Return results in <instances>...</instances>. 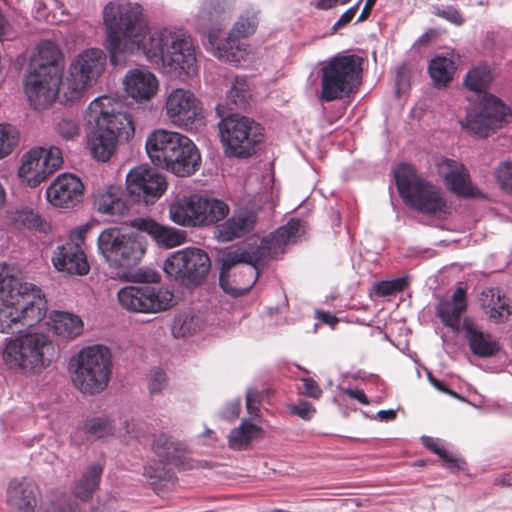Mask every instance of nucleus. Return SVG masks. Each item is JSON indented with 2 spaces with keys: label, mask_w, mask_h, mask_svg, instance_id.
Instances as JSON below:
<instances>
[{
  "label": "nucleus",
  "mask_w": 512,
  "mask_h": 512,
  "mask_svg": "<svg viewBox=\"0 0 512 512\" xmlns=\"http://www.w3.org/2000/svg\"><path fill=\"white\" fill-rule=\"evenodd\" d=\"M106 48L116 65L125 53H143L157 67L190 73L196 56L192 40L181 31L162 29L150 33L148 20L139 4L108 3L103 11Z\"/></svg>",
  "instance_id": "f257e3e1"
},
{
  "label": "nucleus",
  "mask_w": 512,
  "mask_h": 512,
  "mask_svg": "<svg viewBox=\"0 0 512 512\" xmlns=\"http://www.w3.org/2000/svg\"><path fill=\"white\" fill-rule=\"evenodd\" d=\"M301 221L292 218L269 236L263 237L256 247H231L218 256L219 285L233 297L247 294L259 277V264L277 259L284 254L286 245L297 236Z\"/></svg>",
  "instance_id": "f03ea898"
},
{
  "label": "nucleus",
  "mask_w": 512,
  "mask_h": 512,
  "mask_svg": "<svg viewBox=\"0 0 512 512\" xmlns=\"http://www.w3.org/2000/svg\"><path fill=\"white\" fill-rule=\"evenodd\" d=\"M233 2L234 0H204L198 20L203 28L211 26L207 37L214 56L225 62L239 63L246 56V49L242 47L240 39L255 33L259 19L256 12L246 11L238 17L230 33L225 38H220V20L230 11Z\"/></svg>",
  "instance_id": "7ed1b4c3"
},
{
  "label": "nucleus",
  "mask_w": 512,
  "mask_h": 512,
  "mask_svg": "<svg viewBox=\"0 0 512 512\" xmlns=\"http://www.w3.org/2000/svg\"><path fill=\"white\" fill-rule=\"evenodd\" d=\"M145 148L154 165L179 177L194 174L201 165L197 146L177 132L156 130L148 136Z\"/></svg>",
  "instance_id": "20e7f679"
},
{
  "label": "nucleus",
  "mask_w": 512,
  "mask_h": 512,
  "mask_svg": "<svg viewBox=\"0 0 512 512\" xmlns=\"http://www.w3.org/2000/svg\"><path fill=\"white\" fill-rule=\"evenodd\" d=\"M113 356L101 344L87 346L71 357L68 365L74 387L85 395L102 393L111 380Z\"/></svg>",
  "instance_id": "39448f33"
},
{
  "label": "nucleus",
  "mask_w": 512,
  "mask_h": 512,
  "mask_svg": "<svg viewBox=\"0 0 512 512\" xmlns=\"http://www.w3.org/2000/svg\"><path fill=\"white\" fill-rule=\"evenodd\" d=\"M394 178L399 195L414 210L429 216L450 213L440 189L422 178L413 165L399 164Z\"/></svg>",
  "instance_id": "423d86ee"
},
{
  "label": "nucleus",
  "mask_w": 512,
  "mask_h": 512,
  "mask_svg": "<svg viewBox=\"0 0 512 512\" xmlns=\"http://www.w3.org/2000/svg\"><path fill=\"white\" fill-rule=\"evenodd\" d=\"M363 58L356 54L338 53L324 62L320 69V99L332 102L355 93L362 79Z\"/></svg>",
  "instance_id": "0eeeda50"
},
{
  "label": "nucleus",
  "mask_w": 512,
  "mask_h": 512,
  "mask_svg": "<svg viewBox=\"0 0 512 512\" xmlns=\"http://www.w3.org/2000/svg\"><path fill=\"white\" fill-rule=\"evenodd\" d=\"M221 142L229 156L248 158L256 153L264 139V129L252 118L230 114L218 124Z\"/></svg>",
  "instance_id": "6e6552de"
},
{
  "label": "nucleus",
  "mask_w": 512,
  "mask_h": 512,
  "mask_svg": "<svg viewBox=\"0 0 512 512\" xmlns=\"http://www.w3.org/2000/svg\"><path fill=\"white\" fill-rule=\"evenodd\" d=\"M229 206L222 200L201 194L183 196L169 207L171 220L184 227H201L223 220Z\"/></svg>",
  "instance_id": "1a4fd4ad"
},
{
  "label": "nucleus",
  "mask_w": 512,
  "mask_h": 512,
  "mask_svg": "<svg viewBox=\"0 0 512 512\" xmlns=\"http://www.w3.org/2000/svg\"><path fill=\"white\" fill-rule=\"evenodd\" d=\"M52 343L43 333H27L7 342L3 360L11 369L40 373L50 364L46 352Z\"/></svg>",
  "instance_id": "9d476101"
},
{
  "label": "nucleus",
  "mask_w": 512,
  "mask_h": 512,
  "mask_svg": "<svg viewBox=\"0 0 512 512\" xmlns=\"http://www.w3.org/2000/svg\"><path fill=\"white\" fill-rule=\"evenodd\" d=\"M153 451L159 457V460L146 466L144 475L149 479L155 490L175 483L176 476L172 466L178 469L190 467L184 445L172 441L170 437L164 434L155 438Z\"/></svg>",
  "instance_id": "9b49d317"
},
{
  "label": "nucleus",
  "mask_w": 512,
  "mask_h": 512,
  "mask_svg": "<svg viewBox=\"0 0 512 512\" xmlns=\"http://www.w3.org/2000/svg\"><path fill=\"white\" fill-rule=\"evenodd\" d=\"M47 312L44 295H27L0 302V332L16 333L40 323Z\"/></svg>",
  "instance_id": "f8f14e48"
},
{
  "label": "nucleus",
  "mask_w": 512,
  "mask_h": 512,
  "mask_svg": "<svg viewBox=\"0 0 512 512\" xmlns=\"http://www.w3.org/2000/svg\"><path fill=\"white\" fill-rule=\"evenodd\" d=\"M98 250L110 266L131 268L142 259L146 246L142 237L107 228L98 236Z\"/></svg>",
  "instance_id": "ddd939ff"
},
{
  "label": "nucleus",
  "mask_w": 512,
  "mask_h": 512,
  "mask_svg": "<svg viewBox=\"0 0 512 512\" xmlns=\"http://www.w3.org/2000/svg\"><path fill=\"white\" fill-rule=\"evenodd\" d=\"M89 115L94 118L96 129L120 142L133 137L135 128L130 114L123 111V104L109 96L102 95L94 99L88 107Z\"/></svg>",
  "instance_id": "4468645a"
},
{
  "label": "nucleus",
  "mask_w": 512,
  "mask_h": 512,
  "mask_svg": "<svg viewBox=\"0 0 512 512\" xmlns=\"http://www.w3.org/2000/svg\"><path fill=\"white\" fill-rule=\"evenodd\" d=\"M120 306L135 313H159L175 304L174 294L167 288L148 284L125 286L117 293Z\"/></svg>",
  "instance_id": "2eb2a0df"
},
{
  "label": "nucleus",
  "mask_w": 512,
  "mask_h": 512,
  "mask_svg": "<svg viewBox=\"0 0 512 512\" xmlns=\"http://www.w3.org/2000/svg\"><path fill=\"white\" fill-rule=\"evenodd\" d=\"M105 53L97 48L87 49L72 62L69 76L63 84L66 101L78 99L81 93L91 86L104 71Z\"/></svg>",
  "instance_id": "dca6fc26"
},
{
  "label": "nucleus",
  "mask_w": 512,
  "mask_h": 512,
  "mask_svg": "<svg viewBox=\"0 0 512 512\" xmlns=\"http://www.w3.org/2000/svg\"><path fill=\"white\" fill-rule=\"evenodd\" d=\"M210 266V258L206 252L199 248H186L166 259L164 271L185 286H197L205 281Z\"/></svg>",
  "instance_id": "f3484780"
},
{
  "label": "nucleus",
  "mask_w": 512,
  "mask_h": 512,
  "mask_svg": "<svg viewBox=\"0 0 512 512\" xmlns=\"http://www.w3.org/2000/svg\"><path fill=\"white\" fill-rule=\"evenodd\" d=\"M510 109L497 97L485 94L468 110L461 122L470 133L479 137H487L502 127Z\"/></svg>",
  "instance_id": "a211bd4d"
},
{
  "label": "nucleus",
  "mask_w": 512,
  "mask_h": 512,
  "mask_svg": "<svg viewBox=\"0 0 512 512\" xmlns=\"http://www.w3.org/2000/svg\"><path fill=\"white\" fill-rule=\"evenodd\" d=\"M165 114L173 125L185 129L201 125L204 118L201 102L193 92L183 88L173 89L168 94Z\"/></svg>",
  "instance_id": "6ab92c4d"
},
{
  "label": "nucleus",
  "mask_w": 512,
  "mask_h": 512,
  "mask_svg": "<svg viewBox=\"0 0 512 512\" xmlns=\"http://www.w3.org/2000/svg\"><path fill=\"white\" fill-rule=\"evenodd\" d=\"M51 72L34 70L25 79V93L30 105L36 111L47 109L56 100L61 88H63L62 73H58L53 67Z\"/></svg>",
  "instance_id": "aec40b11"
},
{
  "label": "nucleus",
  "mask_w": 512,
  "mask_h": 512,
  "mask_svg": "<svg viewBox=\"0 0 512 512\" xmlns=\"http://www.w3.org/2000/svg\"><path fill=\"white\" fill-rule=\"evenodd\" d=\"M166 177L156 171L138 166L130 170L126 177V190L135 202L154 204L166 191Z\"/></svg>",
  "instance_id": "412c9836"
},
{
  "label": "nucleus",
  "mask_w": 512,
  "mask_h": 512,
  "mask_svg": "<svg viewBox=\"0 0 512 512\" xmlns=\"http://www.w3.org/2000/svg\"><path fill=\"white\" fill-rule=\"evenodd\" d=\"M76 238L77 241L71 239L58 246L52 257V262L58 271L70 275H86L90 267L81 246L84 241L82 233H77Z\"/></svg>",
  "instance_id": "4be33fe9"
},
{
  "label": "nucleus",
  "mask_w": 512,
  "mask_h": 512,
  "mask_svg": "<svg viewBox=\"0 0 512 512\" xmlns=\"http://www.w3.org/2000/svg\"><path fill=\"white\" fill-rule=\"evenodd\" d=\"M83 189V183L78 177L64 173L47 188L46 197L53 206L70 208L81 201Z\"/></svg>",
  "instance_id": "5701e85b"
},
{
  "label": "nucleus",
  "mask_w": 512,
  "mask_h": 512,
  "mask_svg": "<svg viewBox=\"0 0 512 512\" xmlns=\"http://www.w3.org/2000/svg\"><path fill=\"white\" fill-rule=\"evenodd\" d=\"M39 493V488L32 479H11L6 491L7 505L15 512H35Z\"/></svg>",
  "instance_id": "b1692460"
},
{
  "label": "nucleus",
  "mask_w": 512,
  "mask_h": 512,
  "mask_svg": "<svg viewBox=\"0 0 512 512\" xmlns=\"http://www.w3.org/2000/svg\"><path fill=\"white\" fill-rule=\"evenodd\" d=\"M466 289L459 286L453 292L451 298H441L435 307V314L442 324L458 333L462 330L461 316L468 308Z\"/></svg>",
  "instance_id": "393cba45"
},
{
  "label": "nucleus",
  "mask_w": 512,
  "mask_h": 512,
  "mask_svg": "<svg viewBox=\"0 0 512 512\" xmlns=\"http://www.w3.org/2000/svg\"><path fill=\"white\" fill-rule=\"evenodd\" d=\"M440 170L448 188L457 196L475 198L480 195V192L473 187L464 164L452 159H444L440 164Z\"/></svg>",
  "instance_id": "a878e982"
},
{
  "label": "nucleus",
  "mask_w": 512,
  "mask_h": 512,
  "mask_svg": "<svg viewBox=\"0 0 512 512\" xmlns=\"http://www.w3.org/2000/svg\"><path fill=\"white\" fill-rule=\"evenodd\" d=\"M462 330L468 342L471 353L479 358H492L498 355L501 344L492 334L484 332L470 319L465 318Z\"/></svg>",
  "instance_id": "bb28decb"
},
{
  "label": "nucleus",
  "mask_w": 512,
  "mask_h": 512,
  "mask_svg": "<svg viewBox=\"0 0 512 512\" xmlns=\"http://www.w3.org/2000/svg\"><path fill=\"white\" fill-rule=\"evenodd\" d=\"M257 223L256 213L247 209L235 210L233 214L216 228V237L221 242H230L251 233Z\"/></svg>",
  "instance_id": "cd10ccee"
},
{
  "label": "nucleus",
  "mask_w": 512,
  "mask_h": 512,
  "mask_svg": "<svg viewBox=\"0 0 512 512\" xmlns=\"http://www.w3.org/2000/svg\"><path fill=\"white\" fill-rule=\"evenodd\" d=\"M132 226L147 233L157 244L166 248L181 245L187 239V233L184 230L163 226L149 218H136L132 221Z\"/></svg>",
  "instance_id": "c85d7f7f"
},
{
  "label": "nucleus",
  "mask_w": 512,
  "mask_h": 512,
  "mask_svg": "<svg viewBox=\"0 0 512 512\" xmlns=\"http://www.w3.org/2000/svg\"><path fill=\"white\" fill-rule=\"evenodd\" d=\"M125 91L138 102L150 100L158 90V80L149 71L135 69L124 80Z\"/></svg>",
  "instance_id": "c756f323"
},
{
  "label": "nucleus",
  "mask_w": 512,
  "mask_h": 512,
  "mask_svg": "<svg viewBox=\"0 0 512 512\" xmlns=\"http://www.w3.org/2000/svg\"><path fill=\"white\" fill-rule=\"evenodd\" d=\"M479 301L485 314L496 324L506 322L512 314V307L509 304V300L499 288H487L483 290Z\"/></svg>",
  "instance_id": "7c9ffc66"
},
{
  "label": "nucleus",
  "mask_w": 512,
  "mask_h": 512,
  "mask_svg": "<svg viewBox=\"0 0 512 512\" xmlns=\"http://www.w3.org/2000/svg\"><path fill=\"white\" fill-rule=\"evenodd\" d=\"M124 197V192L120 186L110 185L98 191L95 206L98 212L102 214L111 217H122L129 211V205Z\"/></svg>",
  "instance_id": "2f4dec72"
},
{
  "label": "nucleus",
  "mask_w": 512,
  "mask_h": 512,
  "mask_svg": "<svg viewBox=\"0 0 512 512\" xmlns=\"http://www.w3.org/2000/svg\"><path fill=\"white\" fill-rule=\"evenodd\" d=\"M27 295H42L41 290L33 284L23 283L13 274L7 264H0V299H17Z\"/></svg>",
  "instance_id": "473e14b6"
},
{
  "label": "nucleus",
  "mask_w": 512,
  "mask_h": 512,
  "mask_svg": "<svg viewBox=\"0 0 512 512\" xmlns=\"http://www.w3.org/2000/svg\"><path fill=\"white\" fill-rule=\"evenodd\" d=\"M41 158V151L33 148L22 157L19 177L30 187H37L49 176Z\"/></svg>",
  "instance_id": "72a5a7b5"
},
{
  "label": "nucleus",
  "mask_w": 512,
  "mask_h": 512,
  "mask_svg": "<svg viewBox=\"0 0 512 512\" xmlns=\"http://www.w3.org/2000/svg\"><path fill=\"white\" fill-rule=\"evenodd\" d=\"M102 473L103 467L100 464L88 466L82 476L74 483L72 488L73 495L82 501L91 499L99 488Z\"/></svg>",
  "instance_id": "f704fd0d"
},
{
  "label": "nucleus",
  "mask_w": 512,
  "mask_h": 512,
  "mask_svg": "<svg viewBox=\"0 0 512 512\" xmlns=\"http://www.w3.org/2000/svg\"><path fill=\"white\" fill-rule=\"evenodd\" d=\"M50 319L52 329L58 336L74 339L83 331V322L76 315L62 311H53Z\"/></svg>",
  "instance_id": "c9c22d12"
},
{
  "label": "nucleus",
  "mask_w": 512,
  "mask_h": 512,
  "mask_svg": "<svg viewBox=\"0 0 512 512\" xmlns=\"http://www.w3.org/2000/svg\"><path fill=\"white\" fill-rule=\"evenodd\" d=\"M252 98L251 86L246 76H236L227 94V104L231 110L246 109Z\"/></svg>",
  "instance_id": "e433bc0d"
},
{
  "label": "nucleus",
  "mask_w": 512,
  "mask_h": 512,
  "mask_svg": "<svg viewBox=\"0 0 512 512\" xmlns=\"http://www.w3.org/2000/svg\"><path fill=\"white\" fill-rule=\"evenodd\" d=\"M261 432L262 429L259 426L246 420L242 421L239 427L231 430L228 437L229 447L233 450H244Z\"/></svg>",
  "instance_id": "4c0bfd02"
},
{
  "label": "nucleus",
  "mask_w": 512,
  "mask_h": 512,
  "mask_svg": "<svg viewBox=\"0 0 512 512\" xmlns=\"http://www.w3.org/2000/svg\"><path fill=\"white\" fill-rule=\"evenodd\" d=\"M88 143L93 157L98 161L106 162L114 154L120 141L115 140L114 137L104 135V133L96 129L89 138Z\"/></svg>",
  "instance_id": "58836bf2"
},
{
  "label": "nucleus",
  "mask_w": 512,
  "mask_h": 512,
  "mask_svg": "<svg viewBox=\"0 0 512 512\" xmlns=\"http://www.w3.org/2000/svg\"><path fill=\"white\" fill-rule=\"evenodd\" d=\"M454 69V62L443 56L433 58L428 67L430 77L438 87H444L452 80Z\"/></svg>",
  "instance_id": "ea45409f"
},
{
  "label": "nucleus",
  "mask_w": 512,
  "mask_h": 512,
  "mask_svg": "<svg viewBox=\"0 0 512 512\" xmlns=\"http://www.w3.org/2000/svg\"><path fill=\"white\" fill-rule=\"evenodd\" d=\"M424 446L439 456V458L445 463L446 467L452 471L464 470L466 466L465 460L457 458L450 454L440 443L438 439L432 437L422 438Z\"/></svg>",
  "instance_id": "a19ab883"
},
{
  "label": "nucleus",
  "mask_w": 512,
  "mask_h": 512,
  "mask_svg": "<svg viewBox=\"0 0 512 512\" xmlns=\"http://www.w3.org/2000/svg\"><path fill=\"white\" fill-rule=\"evenodd\" d=\"M39 65L35 70H43L51 72L50 68L53 67L58 73H62L58 61L61 58V51L51 41H44L38 47Z\"/></svg>",
  "instance_id": "79ce46f5"
},
{
  "label": "nucleus",
  "mask_w": 512,
  "mask_h": 512,
  "mask_svg": "<svg viewBox=\"0 0 512 512\" xmlns=\"http://www.w3.org/2000/svg\"><path fill=\"white\" fill-rule=\"evenodd\" d=\"M492 79L493 76L490 67L481 65L467 73L464 83L469 90L482 93L488 89Z\"/></svg>",
  "instance_id": "37998d69"
},
{
  "label": "nucleus",
  "mask_w": 512,
  "mask_h": 512,
  "mask_svg": "<svg viewBox=\"0 0 512 512\" xmlns=\"http://www.w3.org/2000/svg\"><path fill=\"white\" fill-rule=\"evenodd\" d=\"M84 431L96 439H107L114 435L113 420L108 416L88 418L84 423Z\"/></svg>",
  "instance_id": "c03bdc74"
},
{
  "label": "nucleus",
  "mask_w": 512,
  "mask_h": 512,
  "mask_svg": "<svg viewBox=\"0 0 512 512\" xmlns=\"http://www.w3.org/2000/svg\"><path fill=\"white\" fill-rule=\"evenodd\" d=\"M18 130L10 124H0V159L12 153L18 144Z\"/></svg>",
  "instance_id": "a18cd8bd"
},
{
  "label": "nucleus",
  "mask_w": 512,
  "mask_h": 512,
  "mask_svg": "<svg viewBox=\"0 0 512 512\" xmlns=\"http://www.w3.org/2000/svg\"><path fill=\"white\" fill-rule=\"evenodd\" d=\"M17 225L23 226L30 230L44 231L45 223L42 221L38 213L31 209H22L15 212L13 217Z\"/></svg>",
  "instance_id": "49530a36"
},
{
  "label": "nucleus",
  "mask_w": 512,
  "mask_h": 512,
  "mask_svg": "<svg viewBox=\"0 0 512 512\" xmlns=\"http://www.w3.org/2000/svg\"><path fill=\"white\" fill-rule=\"evenodd\" d=\"M37 150L41 151V158L43 160L42 165H44L46 168L48 176L53 174L61 167L63 163V157L59 148L52 146L49 149L37 148Z\"/></svg>",
  "instance_id": "de8ad7c7"
},
{
  "label": "nucleus",
  "mask_w": 512,
  "mask_h": 512,
  "mask_svg": "<svg viewBox=\"0 0 512 512\" xmlns=\"http://www.w3.org/2000/svg\"><path fill=\"white\" fill-rule=\"evenodd\" d=\"M407 286V279L400 277L389 281L378 282L375 286V291L379 296H391L402 292Z\"/></svg>",
  "instance_id": "09e8293b"
},
{
  "label": "nucleus",
  "mask_w": 512,
  "mask_h": 512,
  "mask_svg": "<svg viewBox=\"0 0 512 512\" xmlns=\"http://www.w3.org/2000/svg\"><path fill=\"white\" fill-rule=\"evenodd\" d=\"M494 174L500 187L507 192H512V160L499 163Z\"/></svg>",
  "instance_id": "8fccbe9b"
},
{
  "label": "nucleus",
  "mask_w": 512,
  "mask_h": 512,
  "mask_svg": "<svg viewBox=\"0 0 512 512\" xmlns=\"http://www.w3.org/2000/svg\"><path fill=\"white\" fill-rule=\"evenodd\" d=\"M45 512H81L78 505L71 502L69 497L61 494L55 495L45 508Z\"/></svg>",
  "instance_id": "3c124183"
},
{
  "label": "nucleus",
  "mask_w": 512,
  "mask_h": 512,
  "mask_svg": "<svg viewBox=\"0 0 512 512\" xmlns=\"http://www.w3.org/2000/svg\"><path fill=\"white\" fill-rule=\"evenodd\" d=\"M288 410L290 414L296 415L305 421L311 420L316 413V408L305 400H299L298 403L289 405Z\"/></svg>",
  "instance_id": "603ef678"
},
{
  "label": "nucleus",
  "mask_w": 512,
  "mask_h": 512,
  "mask_svg": "<svg viewBox=\"0 0 512 512\" xmlns=\"http://www.w3.org/2000/svg\"><path fill=\"white\" fill-rule=\"evenodd\" d=\"M79 125L76 120L63 118L57 124V132L63 138L70 140L79 135Z\"/></svg>",
  "instance_id": "864d4df0"
},
{
  "label": "nucleus",
  "mask_w": 512,
  "mask_h": 512,
  "mask_svg": "<svg viewBox=\"0 0 512 512\" xmlns=\"http://www.w3.org/2000/svg\"><path fill=\"white\" fill-rule=\"evenodd\" d=\"M433 14L455 25H462L464 23V18L461 13L453 6H447L444 8L434 7Z\"/></svg>",
  "instance_id": "5fc2aeb1"
},
{
  "label": "nucleus",
  "mask_w": 512,
  "mask_h": 512,
  "mask_svg": "<svg viewBox=\"0 0 512 512\" xmlns=\"http://www.w3.org/2000/svg\"><path fill=\"white\" fill-rule=\"evenodd\" d=\"M360 2H361V0L358 1L355 5L351 6L349 9H347L340 16V18L332 26V31H331L332 34L336 33L339 29L347 26L353 20V18L355 17V15L359 9Z\"/></svg>",
  "instance_id": "6e6d98bb"
},
{
  "label": "nucleus",
  "mask_w": 512,
  "mask_h": 512,
  "mask_svg": "<svg viewBox=\"0 0 512 512\" xmlns=\"http://www.w3.org/2000/svg\"><path fill=\"white\" fill-rule=\"evenodd\" d=\"M302 383L303 390L301 393L303 395L311 397L313 399H319L322 396L323 391L319 384L313 378H303Z\"/></svg>",
  "instance_id": "4d7b16f0"
},
{
  "label": "nucleus",
  "mask_w": 512,
  "mask_h": 512,
  "mask_svg": "<svg viewBox=\"0 0 512 512\" xmlns=\"http://www.w3.org/2000/svg\"><path fill=\"white\" fill-rule=\"evenodd\" d=\"M262 396L256 389H249L246 393V407L250 415H255L259 410Z\"/></svg>",
  "instance_id": "13d9d810"
},
{
  "label": "nucleus",
  "mask_w": 512,
  "mask_h": 512,
  "mask_svg": "<svg viewBox=\"0 0 512 512\" xmlns=\"http://www.w3.org/2000/svg\"><path fill=\"white\" fill-rule=\"evenodd\" d=\"M167 385V376L162 370H157L154 372L150 383H149V390L150 393H159L162 391L163 388H165Z\"/></svg>",
  "instance_id": "bf43d9fd"
},
{
  "label": "nucleus",
  "mask_w": 512,
  "mask_h": 512,
  "mask_svg": "<svg viewBox=\"0 0 512 512\" xmlns=\"http://www.w3.org/2000/svg\"><path fill=\"white\" fill-rule=\"evenodd\" d=\"M241 411V402L240 400H233L226 404L223 409L222 416L224 419L232 421L236 419Z\"/></svg>",
  "instance_id": "052dcab7"
},
{
  "label": "nucleus",
  "mask_w": 512,
  "mask_h": 512,
  "mask_svg": "<svg viewBox=\"0 0 512 512\" xmlns=\"http://www.w3.org/2000/svg\"><path fill=\"white\" fill-rule=\"evenodd\" d=\"M351 0H314V6L320 10H328L338 5H345Z\"/></svg>",
  "instance_id": "680f3d73"
},
{
  "label": "nucleus",
  "mask_w": 512,
  "mask_h": 512,
  "mask_svg": "<svg viewBox=\"0 0 512 512\" xmlns=\"http://www.w3.org/2000/svg\"><path fill=\"white\" fill-rule=\"evenodd\" d=\"M316 318L320 320L322 323L327 324L332 328H334L339 322V318H337L330 312H326L323 310L316 311Z\"/></svg>",
  "instance_id": "e2e57ef3"
},
{
  "label": "nucleus",
  "mask_w": 512,
  "mask_h": 512,
  "mask_svg": "<svg viewBox=\"0 0 512 512\" xmlns=\"http://www.w3.org/2000/svg\"><path fill=\"white\" fill-rule=\"evenodd\" d=\"M344 393L350 398L356 399L363 405H368L370 403L368 397L366 396L363 390L347 388L344 389Z\"/></svg>",
  "instance_id": "0e129e2a"
},
{
  "label": "nucleus",
  "mask_w": 512,
  "mask_h": 512,
  "mask_svg": "<svg viewBox=\"0 0 512 512\" xmlns=\"http://www.w3.org/2000/svg\"><path fill=\"white\" fill-rule=\"evenodd\" d=\"M376 1L377 0H366L365 5L357 19V22H362L368 19Z\"/></svg>",
  "instance_id": "69168bd1"
},
{
  "label": "nucleus",
  "mask_w": 512,
  "mask_h": 512,
  "mask_svg": "<svg viewBox=\"0 0 512 512\" xmlns=\"http://www.w3.org/2000/svg\"><path fill=\"white\" fill-rule=\"evenodd\" d=\"M494 483L501 486H512V471L495 478Z\"/></svg>",
  "instance_id": "338daca9"
},
{
  "label": "nucleus",
  "mask_w": 512,
  "mask_h": 512,
  "mask_svg": "<svg viewBox=\"0 0 512 512\" xmlns=\"http://www.w3.org/2000/svg\"><path fill=\"white\" fill-rule=\"evenodd\" d=\"M430 381L432 383V385L437 388L439 391H442L444 393H447L449 395H456V393H454L453 391H451L443 382H441L440 380L438 379H435V378H430Z\"/></svg>",
  "instance_id": "774afa93"
}]
</instances>
